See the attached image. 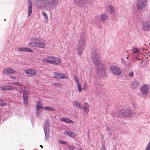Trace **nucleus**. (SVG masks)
I'll list each match as a JSON object with an SVG mask.
<instances>
[{
    "label": "nucleus",
    "instance_id": "obj_9",
    "mask_svg": "<svg viewBox=\"0 0 150 150\" xmlns=\"http://www.w3.org/2000/svg\"><path fill=\"white\" fill-rule=\"evenodd\" d=\"M142 28L144 30L148 31L150 30V21L144 23L142 26Z\"/></svg>",
    "mask_w": 150,
    "mask_h": 150
},
{
    "label": "nucleus",
    "instance_id": "obj_47",
    "mask_svg": "<svg viewBox=\"0 0 150 150\" xmlns=\"http://www.w3.org/2000/svg\"><path fill=\"white\" fill-rule=\"evenodd\" d=\"M7 103H4V106L6 105Z\"/></svg>",
    "mask_w": 150,
    "mask_h": 150
},
{
    "label": "nucleus",
    "instance_id": "obj_48",
    "mask_svg": "<svg viewBox=\"0 0 150 150\" xmlns=\"http://www.w3.org/2000/svg\"><path fill=\"white\" fill-rule=\"evenodd\" d=\"M40 146L42 148H43V146L42 145H40Z\"/></svg>",
    "mask_w": 150,
    "mask_h": 150
},
{
    "label": "nucleus",
    "instance_id": "obj_23",
    "mask_svg": "<svg viewBox=\"0 0 150 150\" xmlns=\"http://www.w3.org/2000/svg\"><path fill=\"white\" fill-rule=\"evenodd\" d=\"M118 113L120 116H121L123 118L125 117H124L122 115H125V113H126V110H119L118 111Z\"/></svg>",
    "mask_w": 150,
    "mask_h": 150
},
{
    "label": "nucleus",
    "instance_id": "obj_31",
    "mask_svg": "<svg viewBox=\"0 0 150 150\" xmlns=\"http://www.w3.org/2000/svg\"><path fill=\"white\" fill-rule=\"evenodd\" d=\"M42 14L43 16L45 17V20L47 21H48V18L47 14H46V13L44 12H42Z\"/></svg>",
    "mask_w": 150,
    "mask_h": 150
},
{
    "label": "nucleus",
    "instance_id": "obj_1",
    "mask_svg": "<svg viewBox=\"0 0 150 150\" xmlns=\"http://www.w3.org/2000/svg\"><path fill=\"white\" fill-rule=\"evenodd\" d=\"M92 57L95 65H96L98 67V69L99 71L100 75L101 76L103 75L105 73V69L104 65H102L99 61V57L98 56V54H96L95 55L92 54Z\"/></svg>",
    "mask_w": 150,
    "mask_h": 150
},
{
    "label": "nucleus",
    "instance_id": "obj_28",
    "mask_svg": "<svg viewBox=\"0 0 150 150\" xmlns=\"http://www.w3.org/2000/svg\"><path fill=\"white\" fill-rule=\"evenodd\" d=\"M24 52L32 53L33 52V51L32 49H30L29 48L27 47H24Z\"/></svg>",
    "mask_w": 150,
    "mask_h": 150
},
{
    "label": "nucleus",
    "instance_id": "obj_42",
    "mask_svg": "<svg viewBox=\"0 0 150 150\" xmlns=\"http://www.w3.org/2000/svg\"><path fill=\"white\" fill-rule=\"evenodd\" d=\"M13 84H14L16 86H21V85L20 84V83L19 82H14L13 83Z\"/></svg>",
    "mask_w": 150,
    "mask_h": 150
},
{
    "label": "nucleus",
    "instance_id": "obj_11",
    "mask_svg": "<svg viewBox=\"0 0 150 150\" xmlns=\"http://www.w3.org/2000/svg\"><path fill=\"white\" fill-rule=\"evenodd\" d=\"M15 72H16V71L10 68L5 69L2 72L3 73L5 74H13Z\"/></svg>",
    "mask_w": 150,
    "mask_h": 150
},
{
    "label": "nucleus",
    "instance_id": "obj_33",
    "mask_svg": "<svg viewBox=\"0 0 150 150\" xmlns=\"http://www.w3.org/2000/svg\"><path fill=\"white\" fill-rule=\"evenodd\" d=\"M75 105L79 107V108H81V104L78 101H76L74 102Z\"/></svg>",
    "mask_w": 150,
    "mask_h": 150
},
{
    "label": "nucleus",
    "instance_id": "obj_35",
    "mask_svg": "<svg viewBox=\"0 0 150 150\" xmlns=\"http://www.w3.org/2000/svg\"><path fill=\"white\" fill-rule=\"evenodd\" d=\"M54 56H49V58H48L49 59V60L50 61V62H49V63L50 64H51V63L52 62V61L53 60V58H54Z\"/></svg>",
    "mask_w": 150,
    "mask_h": 150
},
{
    "label": "nucleus",
    "instance_id": "obj_37",
    "mask_svg": "<svg viewBox=\"0 0 150 150\" xmlns=\"http://www.w3.org/2000/svg\"><path fill=\"white\" fill-rule=\"evenodd\" d=\"M132 86H134L135 87H137L139 85L138 83L135 81L134 82L132 83Z\"/></svg>",
    "mask_w": 150,
    "mask_h": 150
},
{
    "label": "nucleus",
    "instance_id": "obj_41",
    "mask_svg": "<svg viewBox=\"0 0 150 150\" xmlns=\"http://www.w3.org/2000/svg\"><path fill=\"white\" fill-rule=\"evenodd\" d=\"M74 78L75 81L77 83V84L79 83V81L78 80L77 77L76 76H74Z\"/></svg>",
    "mask_w": 150,
    "mask_h": 150
},
{
    "label": "nucleus",
    "instance_id": "obj_22",
    "mask_svg": "<svg viewBox=\"0 0 150 150\" xmlns=\"http://www.w3.org/2000/svg\"><path fill=\"white\" fill-rule=\"evenodd\" d=\"M108 15L103 14L100 16V18L102 21H104L108 19Z\"/></svg>",
    "mask_w": 150,
    "mask_h": 150
},
{
    "label": "nucleus",
    "instance_id": "obj_27",
    "mask_svg": "<svg viewBox=\"0 0 150 150\" xmlns=\"http://www.w3.org/2000/svg\"><path fill=\"white\" fill-rule=\"evenodd\" d=\"M132 52L134 53L139 54V50L138 48L134 47L132 49Z\"/></svg>",
    "mask_w": 150,
    "mask_h": 150
},
{
    "label": "nucleus",
    "instance_id": "obj_26",
    "mask_svg": "<svg viewBox=\"0 0 150 150\" xmlns=\"http://www.w3.org/2000/svg\"><path fill=\"white\" fill-rule=\"evenodd\" d=\"M9 86H1V89L2 90L7 91L9 90Z\"/></svg>",
    "mask_w": 150,
    "mask_h": 150
},
{
    "label": "nucleus",
    "instance_id": "obj_20",
    "mask_svg": "<svg viewBox=\"0 0 150 150\" xmlns=\"http://www.w3.org/2000/svg\"><path fill=\"white\" fill-rule=\"evenodd\" d=\"M42 108L46 110H49L53 112L56 111L53 108L50 106L47 107H43Z\"/></svg>",
    "mask_w": 150,
    "mask_h": 150
},
{
    "label": "nucleus",
    "instance_id": "obj_44",
    "mask_svg": "<svg viewBox=\"0 0 150 150\" xmlns=\"http://www.w3.org/2000/svg\"><path fill=\"white\" fill-rule=\"evenodd\" d=\"M59 143H60L61 144H66V142H64L63 141H59Z\"/></svg>",
    "mask_w": 150,
    "mask_h": 150
},
{
    "label": "nucleus",
    "instance_id": "obj_25",
    "mask_svg": "<svg viewBox=\"0 0 150 150\" xmlns=\"http://www.w3.org/2000/svg\"><path fill=\"white\" fill-rule=\"evenodd\" d=\"M49 56H45V58L42 59L43 62V63H49V62H50V61L49 60Z\"/></svg>",
    "mask_w": 150,
    "mask_h": 150
},
{
    "label": "nucleus",
    "instance_id": "obj_36",
    "mask_svg": "<svg viewBox=\"0 0 150 150\" xmlns=\"http://www.w3.org/2000/svg\"><path fill=\"white\" fill-rule=\"evenodd\" d=\"M67 148L70 149L71 150H74L75 149V147L74 146H71L69 145L67 146Z\"/></svg>",
    "mask_w": 150,
    "mask_h": 150
},
{
    "label": "nucleus",
    "instance_id": "obj_21",
    "mask_svg": "<svg viewBox=\"0 0 150 150\" xmlns=\"http://www.w3.org/2000/svg\"><path fill=\"white\" fill-rule=\"evenodd\" d=\"M74 1L75 4L78 6H80L84 2V0H74Z\"/></svg>",
    "mask_w": 150,
    "mask_h": 150
},
{
    "label": "nucleus",
    "instance_id": "obj_17",
    "mask_svg": "<svg viewBox=\"0 0 150 150\" xmlns=\"http://www.w3.org/2000/svg\"><path fill=\"white\" fill-rule=\"evenodd\" d=\"M61 121L66 123H70L72 124L74 123V122L73 121L70 120L68 118H66L65 117H64L61 118Z\"/></svg>",
    "mask_w": 150,
    "mask_h": 150
},
{
    "label": "nucleus",
    "instance_id": "obj_51",
    "mask_svg": "<svg viewBox=\"0 0 150 150\" xmlns=\"http://www.w3.org/2000/svg\"><path fill=\"white\" fill-rule=\"evenodd\" d=\"M127 59H128V57H127Z\"/></svg>",
    "mask_w": 150,
    "mask_h": 150
},
{
    "label": "nucleus",
    "instance_id": "obj_2",
    "mask_svg": "<svg viewBox=\"0 0 150 150\" xmlns=\"http://www.w3.org/2000/svg\"><path fill=\"white\" fill-rule=\"evenodd\" d=\"M86 44V40L83 38H81L80 40L77 48V51L78 54L81 55L82 52L85 47Z\"/></svg>",
    "mask_w": 150,
    "mask_h": 150
},
{
    "label": "nucleus",
    "instance_id": "obj_14",
    "mask_svg": "<svg viewBox=\"0 0 150 150\" xmlns=\"http://www.w3.org/2000/svg\"><path fill=\"white\" fill-rule=\"evenodd\" d=\"M28 93L25 90H24L23 93V99L24 103L27 104L28 102Z\"/></svg>",
    "mask_w": 150,
    "mask_h": 150
},
{
    "label": "nucleus",
    "instance_id": "obj_8",
    "mask_svg": "<svg viewBox=\"0 0 150 150\" xmlns=\"http://www.w3.org/2000/svg\"><path fill=\"white\" fill-rule=\"evenodd\" d=\"M136 114L135 112L132 113L131 109H127L126 110V113H125V115L122 114V115L125 117H131L134 116Z\"/></svg>",
    "mask_w": 150,
    "mask_h": 150
},
{
    "label": "nucleus",
    "instance_id": "obj_45",
    "mask_svg": "<svg viewBox=\"0 0 150 150\" xmlns=\"http://www.w3.org/2000/svg\"><path fill=\"white\" fill-rule=\"evenodd\" d=\"M11 78H13L14 79H16V77L14 76H10Z\"/></svg>",
    "mask_w": 150,
    "mask_h": 150
},
{
    "label": "nucleus",
    "instance_id": "obj_7",
    "mask_svg": "<svg viewBox=\"0 0 150 150\" xmlns=\"http://www.w3.org/2000/svg\"><path fill=\"white\" fill-rule=\"evenodd\" d=\"M53 77L54 78L58 79H62L65 78L67 79L68 78L67 76L65 74H63L55 72L54 73Z\"/></svg>",
    "mask_w": 150,
    "mask_h": 150
},
{
    "label": "nucleus",
    "instance_id": "obj_24",
    "mask_svg": "<svg viewBox=\"0 0 150 150\" xmlns=\"http://www.w3.org/2000/svg\"><path fill=\"white\" fill-rule=\"evenodd\" d=\"M52 85L55 88H59L62 86V84L59 83H53Z\"/></svg>",
    "mask_w": 150,
    "mask_h": 150
},
{
    "label": "nucleus",
    "instance_id": "obj_18",
    "mask_svg": "<svg viewBox=\"0 0 150 150\" xmlns=\"http://www.w3.org/2000/svg\"><path fill=\"white\" fill-rule=\"evenodd\" d=\"M106 10L108 13H112V6L110 5L107 6Z\"/></svg>",
    "mask_w": 150,
    "mask_h": 150
},
{
    "label": "nucleus",
    "instance_id": "obj_13",
    "mask_svg": "<svg viewBox=\"0 0 150 150\" xmlns=\"http://www.w3.org/2000/svg\"><path fill=\"white\" fill-rule=\"evenodd\" d=\"M121 73V71L118 67L113 66V74L117 75H119Z\"/></svg>",
    "mask_w": 150,
    "mask_h": 150
},
{
    "label": "nucleus",
    "instance_id": "obj_38",
    "mask_svg": "<svg viewBox=\"0 0 150 150\" xmlns=\"http://www.w3.org/2000/svg\"><path fill=\"white\" fill-rule=\"evenodd\" d=\"M9 87H8L9 89V90H14L15 89L16 90L17 89V88L16 87H14L13 86H9Z\"/></svg>",
    "mask_w": 150,
    "mask_h": 150
},
{
    "label": "nucleus",
    "instance_id": "obj_29",
    "mask_svg": "<svg viewBox=\"0 0 150 150\" xmlns=\"http://www.w3.org/2000/svg\"><path fill=\"white\" fill-rule=\"evenodd\" d=\"M77 86L78 88L79 91V92H81L82 91V88L81 85L79 83H78L77 84Z\"/></svg>",
    "mask_w": 150,
    "mask_h": 150
},
{
    "label": "nucleus",
    "instance_id": "obj_3",
    "mask_svg": "<svg viewBox=\"0 0 150 150\" xmlns=\"http://www.w3.org/2000/svg\"><path fill=\"white\" fill-rule=\"evenodd\" d=\"M147 0H137L136 4L137 9L141 11L144 9L146 6Z\"/></svg>",
    "mask_w": 150,
    "mask_h": 150
},
{
    "label": "nucleus",
    "instance_id": "obj_46",
    "mask_svg": "<svg viewBox=\"0 0 150 150\" xmlns=\"http://www.w3.org/2000/svg\"><path fill=\"white\" fill-rule=\"evenodd\" d=\"M0 106H4V103H0Z\"/></svg>",
    "mask_w": 150,
    "mask_h": 150
},
{
    "label": "nucleus",
    "instance_id": "obj_50",
    "mask_svg": "<svg viewBox=\"0 0 150 150\" xmlns=\"http://www.w3.org/2000/svg\"><path fill=\"white\" fill-rule=\"evenodd\" d=\"M111 67H111L110 68L111 69Z\"/></svg>",
    "mask_w": 150,
    "mask_h": 150
},
{
    "label": "nucleus",
    "instance_id": "obj_10",
    "mask_svg": "<svg viewBox=\"0 0 150 150\" xmlns=\"http://www.w3.org/2000/svg\"><path fill=\"white\" fill-rule=\"evenodd\" d=\"M42 104L41 103L38 102L37 103L36 105V115L37 116H38L40 115V113L41 112V111L40 109L42 108Z\"/></svg>",
    "mask_w": 150,
    "mask_h": 150
},
{
    "label": "nucleus",
    "instance_id": "obj_4",
    "mask_svg": "<svg viewBox=\"0 0 150 150\" xmlns=\"http://www.w3.org/2000/svg\"><path fill=\"white\" fill-rule=\"evenodd\" d=\"M57 4V2L56 0H47L46 2V6L49 7L50 9H53Z\"/></svg>",
    "mask_w": 150,
    "mask_h": 150
},
{
    "label": "nucleus",
    "instance_id": "obj_15",
    "mask_svg": "<svg viewBox=\"0 0 150 150\" xmlns=\"http://www.w3.org/2000/svg\"><path fill=\"white\" fill-rule=\"evenodd\" d=\"M28 2L29 6L28 16H30L32 12V3L31 0H28Z\"/></svg>",
    "mask_w": 150,
    "mask_h": 150
},
{
    "label": "nucleus",
    "instance_id": "obj_49",
    "mask_svg": "<svg viewBox=\"0 0 150 150\" xmlns=\"http://www.w3.org/2000/svg\"><path fill=\"white\" fill-rule=\"evenodd\" d=\"M1 118V115H0V118Z\"/></svg>",
    "mask_w": 150,
    "mask_h": 150
},
{
    "label": "nucleus",
    "instance_id": "obj_19",
    "mask_svg": "<svg viewBox=\"0 0 150 150\" xmlns=\"http://www.w3.org/2000/svg\"><path fill=\"white\" fill-rule=\"evenodd\" d=\"M88 105L86 103H85L84 104V107H81V109H83L85 112L88 113Z\"/></svg>",
    "mask_w": 150,
    "mask_h": 150
},
{
    "label": "nucleus",
    "instance_id": "obj_5",
    "mask_svg": "<svg viewBox=\"0 0 150 150\" xmlns=\"http://www.w3.org/2000/svg\"><path fill=\"white\" fill-rule=\"evenodd\" d=\"M37 73V71L34 69H28L25 71V74L30 76H35Z\"/></svg>",
    "mask_w": 150,
    "mask_h": 150
},
{
    "label": "nucleus",
    "instance_id": "obj_39",
    "mask_svg": "<svg viewBox=\"0 0 150 150\" xmlns=\"http://www.w3.org/2000/svg\"><path fill=\"white\" fill-rule=\"evenodd\" d=\"M17 50L20 52H24V47H19L18 48Z\"/></svg>",
    "mask_w": 150,
    "mask_h": 150
},
{
    "label": "nucleus",
    "instance_id": "obj_16",
    "mask_svg": "<svg viewBox=\"0 0 150 150\" xmlns=\"http://www.w3.org/2000/svg\"><path fill=\"white\" fill-rule=\"evenodd\" d=\"M35 47L40 48H43L45 46V44L44 43L39 42H36Z\"/></svg>",
    "mask_w": 150,
    "mask_h": 150
},
{
    "label": "nucleus",
    "instance_id": "obj_32",
    "mask_svg": "<svg viewBox=\"0 0 150 150\" xmlns=\"http://www.w3.org/2000/svg\"><path fill=\"white\" fill-rule=\"evenodd\" d=\"M72 131L69 130H66L64 132V133L68 135L69 136H70Z\"/></svg>",
    "mask_w": 150,
    "mask_h": 150
},
{
    "label": "nucleus",
    "instance_id": "obj_34",
    "mask_svg": "<svg viewBox=\"0 0 150 150\" xmlns=\"http://www.w3.org/2000/svg\"><path fill=\"white\" fill-rule=\"evenodd\" d=\"M77 135V133H75L73 132H71L70 136L72 138H75Z\"/></svg>",
    "mask_w": 150,
    "mask_h": 150
},
{
    "label": "nucleus",
    "instance_id": "obj_43",
    "mask_svg": "<svg viewBox=\"0 0 150 150\" xmlns=\"http://www.w3.org/2000/svg\"><path fill=\"white\" fill-rule=\"evenodd\" d=\"M129 76L130 77H132L134 76V73L132 71H131L129 73Z\"/></svg>",
    "mask_w": 150,
    "mask_h": 150
},
{
    "label": "nucleus",
    "instance_id": "obj_40",
    "mask_svg": "<svg viewBox=\"0 0 150 150\" xmlns=\"http://www.w3.org/2000/svg\"><path fill=\"white\" fill-rule=\"evenodd\" d=\"M145 150H150V142L148 143Z\"/></svg>",
    "mask_w": 150,
    "mask_h": 150
},
{
    "label": "nucleus",
    "instance_id": "obj_30",
    "mask_svg": "<svg viewBox=\"0 0 150 150\" xmlns=\"http://www.w3.org/2000/svg\"><path fill=\"white\" fill-rule=\"evenodd\" d=\"M36 42H31L29 43L30 46L35 47Z\"/></svg>",
    "mask_w": 150,
    "mask_h": 150
},
{
    "label": "nucleus",
    "instance_id": "obj_6",
    "mask_svg": "<svg viewBox=\"0 0 150 150\" xmlns=\"http://www.w3.org/2000/svg\"><path fill=\"white\" fill-rule=\"evenodd\" d=\"M149 86L147 84H144L142 86L140 91L142 94L146 95L149 92Z\"/></svg>",
    "mask_w": 150,
    "mask_h": 150
},
{
    "label": "nucleus",
    "instance_id": "obj_12",
    "mask_svg": "<svg viewBox=\"0 0 150 150\" xmlns=\"http://www.w3.org/2000/svg\"><path fill=\"white\" fill-rule=\"evenodd\" d=\"M52 62L51 64L56 65L60 64L61 60L59 58L54 57Z\"/></svg>",
    "mask_w": 150,
    "mask_h": 150
}]
</instances>
